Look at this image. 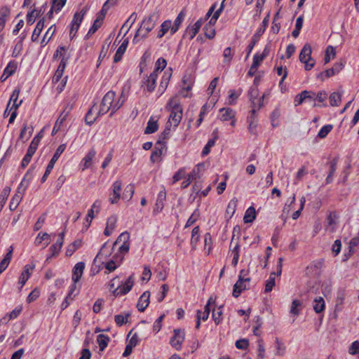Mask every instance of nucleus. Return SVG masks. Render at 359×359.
<instances>
[{"label": "nucleus", "mask_w": 359, "mask_h": 359, "mask_svg": "<svg viewBox=\"0 0 359 359\" xmlns=\"http://www.w3.org/2000/svg\"><path fill=\"white\" fill-rule=\"evenodd\" d=\"M128 90L129 88L127 89L124 88L118 100L115 99L116 93L114 91L107 92L102 98L98 113L104 114L111 110L110 115L111 116L123 104L126 100L125 92H128Z\"/></svg>", "instance_id": "f257e3e1"}, {"label": "nucleus", "mask_w": 359, "mask_h": 359, "mask_svg": "<svg viewBox=\"0 0 359 359\" xmlns=\"http://www.w3.org/2000/svg\"><path fill=\"white\" fill-rule=\"evenodd\" d=\"M29 175V170H28L24 176L18 187L16 194L11 198L9 205V208L11 211L15 210L18 208L23 198L25 192L29 184L30 177L28 178Z\"/></svg>", "instance_id": "f03ea898"}, {"label": "nucleus", "mask_w": 359, "mask_h": 359, "mask_svg": "<svg viewBox=\"0 0 359 359\" xmlns=\"http://www.w3.org/2000/svg\"><path fill=\"white\" fill-rule=\"evenodd\" d=\"M168 104L171 107L170 114L167 123V129L175 128L180 123L182 118V108L180 105L174 102L171 99Z\"/></svg>", "instance_id": "7ed1b4c3"}, {"label": "nucleus", "mask_w": 359, "mask_h": 359, "mask_svg": "<svg viewBox=\"0 0 359 359\" xmlns=\"http://www.w3.org/2000/svg\"><path fill=\"white\" fill-rule=\"evenodd\" d=\"M224 1L225 0H223L222 1L219 7L215 11L208 24L205 26V35L210 39H213L215 36V29L214 28V25L224 9Z\"/></svg>", "instance_id": "20e7f679"}, {"label": "nucleus", "mask_w": 359, "mask_h": 359, "mask_svg": "<svg viewBox=\"0 0 359 359\" xmlns=\"http://www.w3.org/2000/svg\"><path fill=\"white\" fill-rule=\"evenodd\" d=\"M311 47L309 44H305L299 54V60L305 65V69L311 70L315 65L314 60L311 57Z\"/></svg>", "instance_id": "39448f33"}, {"label": "nucleus", "mask_w": 359, "mask_h": 359, "mask_svg": "<svg viewBox=\"0 0 359 359\" xmlns=\"http://www.w3.org/2000/svg\"><path fill=\"white\" fill-rule=\"evenodd\" d=\"M65 51H66L65 48L63 46H61V47H60V48H58L56 50V53L55 54V57L60 56V57H62V58L60 62V65H58V67H57L54 76H53V82H54V83H57L60 80V79L62 78V76L64 74L65 69L66 67V60H67L65 58V55H64V53H65Z\"/></svg>", "instance_id": "423d86ee"}, {"label": "nucleus", "mask_w": 359, "mask_h": 359, "mask_svg": "<svg viewBox=\"0 0 359 359\" xmlns=\"http://www.w3.org/2000/svg\"><path fill=\"white\" fill-rule=\"evenodd\" d=\"M120 244L118 250L121 254H126L130 249V233L128 231L121 233L114 243V245Z\"/></svg>", "instance_id": "0eeeda50"}, {"label": "nucleus", "mask_w": 359, "mask_h": 359, "mask_svg": "<svg viewBox=\"0 0 359 359\" xmlns=\"http://www.w3.org/2000/svg\"><path fill=\"white\" fill-rule=\"evenodd\" d=\"M85 269V264L83 262H78L75 264L72 269V279L74 283L73 285L72 286L71 290L69 293V297L71 295V294L73 292L74 290L76 287V283L79 281L81 279L83 271Z\"/></svg>", "instance_id": "6e6552de"}, {"label": "nucleus", "mask_w": 359, "mask_h": 359, "mask_svg": "<svg viewBox=\"0 0 359 359\" xmlns=\"http://www.w3.org/2000/svg\"><path fill=\"white\" fill-rule=\"evenodd\" d=\"M134 284V278L133 275H131L128 277L127 280L121 285H118L115 288V290H112V293L114 296H121L127 294L130 291Z\"/></svg>", "instance_id": "1a4fd4ad"}, {"label": "nucleus", "mask_w": 359, "mask_h": 359, "mask_svg": "<svg viewBox=\"0 0 359 359\" xmlns=\"http://www.w3.org/2000/svg\"><path fill=\"white\" fill-rule=\"evenodd\" d=\"M219 118L222 121H231V126L235 127L236 126V112L231 108H222L219 109Z\"/></svg>", "instance_id": "9d476101"}, {"label": "nucleus", "mask_w": 359, "mask_h": 359, "mask_svg": "<svg viewBox=\"0 0 359 359\" xmlns=\"http://www.w3.org/2000/svg\"><path fill=\"white\" fill-rule=\"evenodd\" d=\"M122 189V182L117 180L111 185V193L109 197V201L111 204H116L121 198V191Z\"/></svg>", "instance_id": "9b49d317"}, {"label": "nucleus", "mask_w": 359, "mask_h": 359, "mask_svg": "<svg viewBox=\"0 0 359 359\" xmlns=\"http://www.w3.org/2000/svg\"><path fill=\"white\" fill-rule=\"evenodd\" d=\"M184 341V333L179 329L174 330V335L170 340V344L175 349L180 351Z\"/></svg>", "instance_id": "f8f14e48"}, {"label": "nucleus", "mask_w": 359, "mask_h": 359, "mask_svg": "<svg viewBox=\"0 0 359 359\" xmlns=\"http://www.w3.org/2000/svg\"><path fill=\"white\" fill-rule=\"evenodd\" d=\"M85 13L86 11L82 10L81 12L74 14L69 31L71 38H73L76 35Z\"/></svg>", "instance_id": "ddd939ff"}, {"label": "nucleus", "mask_w": 359, "mask_h": 359, "mask_svg": "<svg viewBox=\"0 0 359 359\" xmlns=\"http://www.w3.org/2000/svg\"><path fill=\"white\" fill-rule=\"evenodd\" d=\"M64 236L65 232H62L59 234V238L57 243L51 245L50 248V253L47 256L46 262L59 254L63 244Z\"/></svg>", "instance_id": "4468645a"}, {"label": "nucleus", "mask_w": 359, "mask_h": 359, "mask_svg": "<svg viewBox=\"0 0 359 359\" xmlns=\"http://www.w3.org/2000/svg\"><path fill=\"white\" fill-rule=\"evenodd\" d=\"M250 281V278L247 279H241L238 278L237 282L233 285V296L234 297H238L241 294V293L247 289L248 285H249V283Z\"/></svg>", "instance_id": "2eb2a0df"}, {"label": "nucleus", "mask_w": 359, "mask_h": 359, "mask_svg": "<svg viewBox=\"0 0 359 359\" xmlns=\"http://www.w3.org/2000/svg\"><path fill=\"white\" fill-rule=\"evenodd\" d=\"M34 268L35 264L33 263L27 264L24 266L23 271H22L19 278V284L20 285L21 287L24 286L25 283L29 278L31 274L33 273Z\"/></svg>", "instance_id": "dca6fc26"}, {"label": "nucleus", "mask_w": 359, "mask_h": 359, "mask_svg": "<svg viewBox=\"0 0 359 359\" xmlns=\"http://www.w3.org/2000/svg\"><path fill=\"white\" fill-rule=\"evenodd\" d=\"M96 156V151L94 148L90 149L86 156L81 160L82 170H85L91 167L93 159Z\"/></svg>", "instance_id": "f3484780"}, {"label": "nucleus", "mask_w": 359, "mask_h": 359, "mask_svg": "<svg viewBox=\"0 0 359 359\" xmlns=\"http://www.w3.org/2000/svg\"><path fill=\"white\" fill-rule=\"evenodd\" d=\"M151 294L149 291H145L140 296L137 304V308L139 311L143 312L148 306L150 302Z\"/></svg>", "instance_id": "a211bd4d"}, {"label": "nucleus", "mask_w": 359, "mask_h": 359, "mask_svg": "<svg viewBox=\"0 0 359 359\" xmlns=\"http://www.w3.org/2000/svg\"><path fill=\"white\" fill-rule=\"evenodd\" d=\"M118 217L116 215H112L107 220L106 227L104 231L105 236H110L116 226Z\"/></svg>", "instance_id": "6ab92c4d"}, {"label": "nucleus", "mask_w": 359, "mask_h": 359, "mask_svg": "<svg viewBox=\"0 0 359 359\" xmlns=\"http://www.w3.org/2000/svg\"><path fill=\"white\" fill-rule=\"evenodd\" d=\"M338 223V215L336 212H330L327 217L326 229L331 233H333L337 227Z\"/></svg>", "instance_id": "aec40b11"}, {"label": "nucleus", "mask_w": 359, "mask_h": 359, "mask_svg": "<svg viewBox=\"0 0 359 359\" xmlns=\"http://www.w3.org/2000/svg\"><path fill=\"white\" fill-rule=\"evenodd\" d=\"M171 76H172V69L170 68V69H166L164 72L163 75L161 78V81L159 88H158V90L161 91V94H162L165 91V90L167 88Z\"/></svg>", "instance_id": "412c9836"}, {"label": "nucleus", "mask_w": 359, "mask_h": 359, "mask_svg": "<svg viewBox=\"0 0 359 359\" xmlns=\"http://www.w3.org/2000/svg\"><path fill=\"white\" fill-rule=\"evenodd\" d=\"M157 78L158 76L156 74L151 73L147 79L144 80V86L148 92L151 93L154 90Z\"/></svg>", "instance_id": "4be33fe9"}, {"label": "nucleus", "mask_w": 359, "mask_h": 359, "mask_svg": "<svg viewBox=\"0 0 359 359\" xmlns=\"http://www.w3.org/2000/svg\"><path fill=\"white\" fill-rule=\"evenodd\" d=\"M20 93V89L19 88H16L13 91L11 96L10 100L8 102H10V104H11V102H13L12 106H11V109H9V111H11L13 110H17L18 108L21 105L22 100H20L18 102V99L19 97Z\"/></svg>", "instance_id": "5701e85b"}, {"label": "nucleus", "mask_w": 359, "mask_h": 359, "mask_svg": "<svg viewBox=\"0 0 359 359\" xmlns=\"http://www.w3.org/2000/svg\"><path fill=\"white\" fill-rule=\"evenodd\" d=\"M17 63L15 62H10L7 67L5 68L3 74L0 77V81L4 82L10 76H11L17 69Z\"/></svg>", "instance_id": "b1692460"}, {"label": "nucleus", "mask_w": 359, "mask_h": 359, "mask_svg": "<svg viewBox=\"0 0 359 359\" xmlns=\"http://www.w3.org/2000/svg\"><path fill=\"white\" fill-rule=\"evenodd\" d=\"M248 94L252 104H253L254 106L256 105L259 102V101L260 102H262V100L264 98V95H262V98H258L259 90L257 85H254L250 88Z\"/></svg>", "instance_id": "393cba45"}, {"label": "nucleus", "mask_w": 359, "mask_h": 359, "mask_svg": "<svg viewBox=\"0 0 359 359\" xmlns=\"http://www.w3.org/2000/svg\"><path fill=\"white\" fill-rule=\"evenodd\" d=\"M158 118L156 116H151L144 130L145 134H151L157 131L158 128Z\"/></svg>", "instance_id": "a878e982"}, {"label": "nucleus", "mask_w": 359, "mask_h": 359, "mask_svg": "<svg viewBox=\"0 0 359 359\" xmlns=\"http://www.w3.org/2000/svg\"><path fill=\"white\" fill-rule=\"evenodd\" d=\"M99 109L97 107H92L91 109L88 111L87 114L86 115V122L88 125H92L97 118L102 115L101 114L98 113Z\"/></svg>", "instance_id": "bb28decb"}, {"label": "nucleus", "mask_w": 359, "mask_h": 359, "mask_svg": "<svg viewBox=\"0 0 359 359\" xmlns=\"http://www.w3.org/2000/svg\"><path fill=\"white\" fill-rule=\"evenodd\" d=\"M269 51L270 47L269 46L267 45L265 46L262 54H256L254 55L253 62L252 65H253L254 67H258L260 65L261 62L264 60V59L269 55Z\"/></svg>", "instance_id": "cd10ccee"}, {"label": "nucleus", "mask_w": 359, "mask_h": 359, "mask_svg": "<svg viewBox=\"0 0 359 359\" xmlns=\"http://www.w3.org/2000/svg\"><path fill=\"white\" fill-rule=\"evenodd\" d=\"M155 25L156 20L154 19V15H151L142 20L140 27L149 32L154 28Z\"/></svg>", "instance_id": "c85d7f7f"}, {"label": "nucleus", "mask_w": 359, "mask_h": 359, "mask_svg": "<svg viewBox=\"0 0 359 359\" xmlns=\"http://www.w3.org/2000/svg\"><path fill=\"white\" fill-rule=\"evenodd\" d=\"M203 22L201 20H197L192 26L187 29L186 34L189 36V39H192L198 32Z\"/></svg>", "instance_id": "c756f323"}, {"label": "nucleus", "mask_w": 359, "mask_h": 359, "mask_svg": "<svg viewBox=\"0 0 359 359\" xmlns=\"http://www.w3.org/2000/svg\"><path fill=\"white\" fill-rule=\"evenodd\" d=\"M344 67V65L342 62H337L332 68L327 69L324 74H325L326 77L332 76L339 73L343 69Z\"/></svg>", "instance_id": "7c9ffc66"}, {"label": "nucleus", "mask_w": 359, "mask_h": 359, "mask_svg": "<svg viewBox=\"0 0 359 359\" xmlns=\"http://www.w3.org/2000/svg\"><path fill=\"white\" fill-rule=\"evenodd\" d=\"M157 144H160V147H156L152 151L150 159L153 163L158 162L160 161L161 155L163 154L164 146L161 143V140H158Z\"/></svg>", "instance_id": "2f4dec72"}, {"label": "nucleus", "mask_w": 359, "mask_h": 359, "mask_svg": "<svg viewBox=\"0 0 359 359\" xmlns=\"http://www.w3.org/2000/svg\"><path fill=\"white\" fill-rule=\"evenodd\" d=\"M102 205V201L97 199L92 205L90 209L88 212L87 217L90 218V222L95 217V214H98Z\"/></svg>", "instance_id": "473e14b6"}, {"label": "nucleus", "mask_w": 359, "mask_h": 359, "mask_svg": "<svg viewBox=\"0 0 359 359\" xmlns=\"http://www.w3.org/2000/svg\"><path fill=\"white\" fill-rule=\"evenodd\" d=\"M128 43V41L127 39H126L123 41V43L121 44V46L118 48V49L115 53V55L114 57V61L115 62H118L122 59V57L126 50Z\"/></svg>", "instance_id": "72a5a7b5"}, {"label": "nucleus", "mask_w": 359, "mask_h": 359, "mask_svg": "<svg viewBox=\"0 0 359 359\" xmlns=\"http://www.w3.org/2000/svg\"><path fill=\"white\" fill-rule=\"evenodd\" d=\"M13 247L11 246L4 258L0 262V273H1L10 264L13 255Z\"/></svg>", "instance_id": "f704fd0d"}, {"label": "nucleus", "mask_w": 359, "mask_h": 359, "mask_svg": "<svg viewBox=\"0 0 359 359\" xmlns=\"http://www.w3.org/2000/svg\"><path fill=\"white\" fill-rule=\"evenodd\" d=\"M50 236L47 233H39L35 239L36 245H40L43 241H45L44 248L50 243Z\"/></svg>", "instance_id": "c9c22d12"}, {"label": "nucleus", "mask_w": 359, "mask_h": 359, "mask_svg": "<svg viewBox=\"0 0 359 359\" xmlns=\"http://www.w3.org/2000/svg\"><path fill=\"white\" fill-rule=\"evenodd\" d=\"M313 308L316 313H320L325 309V301L323 297H318L313 300Z\"/></svg>", "instance_id": "e433bc0d"}, {"label": "nucleus", "mask_w": 359, "mask_h": 359, "mask_svg": "<svg viewBox=\"0 0 359 359\" xmlns=\"http://www.w3.org/2000/svg\"><path fill=\"white\" fill-rule=\"evenodd\" d=\"M172 22L171 20L164 21L161 25V29L157 34L158 38H162L169 30L171 31Z\"/></svg>", "instance_id": "4c0bfd02"}, {"label": "nucleus", "mask_w": 359, "mask_h": 359, "mask_svg": "<svg viewBox=\"0 0 359 359\" xmlns=\"http://www.w3.org/2000/svg\"><path fill=\"white\" fill-rule=\"evenodd\" d=\"M185 17V13L183 11H181L177 18L175 20L174 25H172L171 28V34H175L179 29L181 25L184 18Z\"/></svg>", "instance_id": "58836bf2"}, {"label": "nucleus", "mask_w": 359, "mask_h": 359, "mask_svg": "<svg viewBox=\"0 0 359 359\" xmlns=\"http://www.w3.org/2000/svg\"><path fill=\"white\" fill-rule=\"evenodd\" d=\"M81 246V241L76 240L72 243L69 244L66 250V255L70 257L73 253L76 251Z\"/></svg>", "instance_id": "ea45409f"}, {"label": "nucleus", "mask_w": 359, "mask_h": 359, "mask_svg": "<svg viewBox=\"0 0 359 359\" xmlns=\"http://www.w3.org/2000/svg\"><path fill=\"white\" fill-rule=\"evenodd\" d=\"M56 30V27L55 25H51L47 32H46L43 39L41 40V45L43 46H46L48 41L51 39L53 36L54 35Z\"/></svg>", "instance_id": "a19ab883"}, {"label": "nucleus", "mask_w": 359, "mask_h": 359, "mask_svg": "<svg viewBox=\"0 0 359 359\" xmlns=\"http://www.w3.org/2000/svg\"><path fill=\"white\" fill-rule=\"evenodd\" d=\"M43 27H44V20H39L37 22L36 27L32 33V41H36L38 40L39 36Z\"/></svg>", "instance_id": "79ce46f5"}, {"label": "nucleus", "mask_w": 359, "mask_h": 359, "mask_svg": "<svg viewBox=\"0 0 359 359\" xmlns=\"http://www.w3.org/2000/svg\"><path fill=\"white\" fill-rule=\"evenodd\" d=\"M256 216L255 209L253 207H250L245 211L243 217V221L245 223H250L255 220Z\"/></svg>", "instance_id": "37998d69"}, {"label": "nucleus", "mask_w": 359, "mask_h": 359, "mask_svg": "<svg viewBox=\"0 0 359 359\" xmlns=\"http://www.w3.org/2000/svg\"><path fill=\"white\" fill-rule=\"evenodd\" d=\"M111 247L110 245H108L107 243H104L102 248L100 249V252L97 253L95 259H102V258H107L111 254Z\"/></svg>", "instance_id": "c03bdc74"}, {"label": "nucleus", "mask_w": 359, "mask_h": 359, "mask_svg": "<svg viewBox=\"0 0 359 359\" xmlns=\"http://www.w3.org/2000/svg\"><path fill=\"white\" fill-rule=\"evenodd\" d=\"M137 18V15L136 13H133L128 20L125 22V23L121 27L119 33H122V32L124 30L125 27H127V29H130L133 25L135 23Z\"/></svg>", "instance_id": "a18cd8bd"}, {"label": "nucleus", "mask_w": 359, "mask_h": 359, "mask_svg": "<svg viewBox=\"0 0 359 359\" xmlns=\"http://www.w3.org/2000/svg\"><path fill=\"white\" fill-rule=\"evenodd\" d=\"M200 240L199 226H195L191 232V245L193 249H196V245Z\"/></svg>", "instance_id": "49530a36"}, {"label": "nucleus", "mask_w": 359, "mask_h": 359, "mask_svg": "<svg viewBox=\"0 0 359 359\" xmlns=\"http://www.w3.org/2000/svg\"><path fill=\"white\" fill-rule=\"evenodd\" d=\"M109 341V338L107 335L101 334L97 337V342L101 351H104L107 346Z\"/></svg>", "instance_id": "de8ad7c7"}, {"label": "nucleus", "mask_w": 359, "mask_h": 359, "mask_svg": "<svg viewBox=\"0 0 359 359\" xmlns=\"http://www.w3.org/2000/svg\"><path fill=\"white\" fill-rule=\"evenodd\" d=\"M103 22V17H97L95 20L93 22V25L92 27L89 29L88 34L86 35L87 37H89V36L93 34L99 27L102 25Z\"/></svg>", "instance_id": "09e8293b"}, {"label": "nucleus", "mask_w": 359, "mask_h": 359, "mask_svg": "<svg viewBox=\"0 0 359 359\" xmlns=\"http://www.w3.org/2000/svg\"><path fill=\"white\" fill-rule=\"evenodd\" d=\"M275 345L276 348V354L279 356H283L285 354L286 346L278 338L276 339Z\"/></svg>", "instance_id": "8fccbe9b"}, {"label": "nucleus", "mask_w": 359, "mask_h": 359, "mask_svg": "<svg viewBox=\"0 0 359 359\" xmlns=\"http://www.w3.org/2000/svg\"><path fill=\"white\" fill-rule=\"evenodd\" d=\"M72 107H73V105L72 104H68L65 107V108L64 109L62 112L60 114V116L58 117L57 120L56 121L57 124L60 123L62 126V124L63 123V122L65 121L66 118L67 117L69 113L72 110Z\"/></svg>", "instance_id": "3c124183"}, {"label": "nucleus", "mask_w": 359, "mask_h": 359, "mask_svg": "<svg viewBox=\"0 0 359 359\" xmlns=\"http://www.w3.org/2000/svg\"><path fill=\"white\" fill-rule=\"evenodd\" d=\"M11 188L9 187H5L0 194V212L3 209L6 201L10 194Z\"/></svg>", "instance_id": "603ef678"}, {"label": "nucleus", "mask_w": 359, "mask_h": 359, "mask_svg": "<svg viewBox=\"0 0 359 359\" xmlns=\"http://www.w3.org/2000/svg\"><path fill=\"white\" fill-rule=\"evenodd\" d=\"M204 166L203 163L198 164L192 171L188 174L189 178H191L193 180L197 178H200L201 176L202 168Z\"/></svg>", "instance_id": "864d4df0"}, {"label": "nucleus", "mask_w": 359, "mask_h": 359, "mask_svg": "<svg viewBox=\"0 0 359 359\" xmlns=\"http://www.w3.org/2000/svg\"><path fill=\"white\" fill-rule=\"evenodd\" d=\"M148 33V32L140 27V28L136 32V34H135L133 42L134 43H138L142 39H145L147 36Z\"/></svg>", "instance_id": "5fc2aeb1"}, {"label": "nucleus", "mask_w": 359, "mask_h": 359, "mask_svg": "<svg viewBox=\"0 0 359 359\" xmlns=\"http://www.w3.org/2000/svg\"><path fill=\"white\" fill-rule=\"evenodd\" d=\"M10 11L8 8L2 9L0 11V32L4 29Z\"/></svg>", "instance_id": "6e6d98bb"}, {"label": "nucleus", "mask_w": 359, "mask_h": 359, "mask_svg": "<svg viewBox=\"0 0 359 359\" xmlns=\"http://www.w3.org/2000/svg\"><path fill=\"white\" fill-rule=\"evenodd\" d=\"M167 62L166 60L163 58H159L156 62V67L152 73H155L158 76V74L161 73L166 67Z\"/></svg>", "instance_id": "4d7b16f0"}, {"label": "nucleus", "mask_w": 359, "mask_h": 359, "mask_svg": "<svg viewBox=\"0 0 359 359\" xmlns=\"http://www.w3.org/2000/svg\"><path fill=\"white\" fill-rule=\"evenodd\" d=\"M275 276L276 273L272 272L270 273L269 278L266 281L265 284V292H269L272 290L273 287L275 285Z\"/></svg>", "instance_id": "13d9d810"}, {"label": "nucleus", "mask_w": 359, "mask_h": 359, "mask_svg": "<svg viewBox=\"0 0 359 359\" xmlns=\"http://www.w3.org/2000/svg\"><path fill=\"white\" fill-rule=\"evenodd\" d=\"M65 149H66L65 144H60L56 149L53 156L52 157L51 160L50 161V163L55 165V163L58 160L60 155L63 153V151L65 150Z\"/></svg>", "instance_id": "bf43d9fd"}, {"label": "nucleus", "mask_w": 359, "mask_h": 359, "mask_svg": "<svg viewBox=\"0 0 359 359\" xmlns=\"http://www.w3.org/2000/svg\"><path fill=\"white\" fill-rule=\"evenodd\" d=\"M341 101V95L339 93L334 92L330 95V102L332 106H339Z\"/></svg>", "instance_id": "052dcab7"}, {"label": "nucleus", "mask_w": 359, "mask_h": 359, "mask_svg": "<svg viewBox=\"0 0 359 359\" xmlns=\"http://www.w3.org/2000/svg\"><path fill=\"white\" fill-rule=\"evenodd\" d=\"M239 249L240 245L238 243H236L233 248L231 250V254L233 255L232 264L236 266L238 262L239 259Z\"/></svg>", "instance_id": "680f3d73"}, {"label": "nucleus", "mask_w": 359, "mask_h": 359, "mask_svg": "<svg viewBox=\"0 0 359 359\" xmlns=\"http://www.w3.org/2000/svg\"><path fill=\"white\" fill-rule=\"evenodd\" d=\"M336 51L335 49L330 46L327 48L325 55V63H328L331 59H333L335 57Z\"/></svg>", "instance_id": "e2e57ef3"}, {"label": "nucleus", "mask_w": 359, "mask_h": 359, "mask_svg": "<svg viewBox=\"0 0 359 359\" xmlns=\"http://www.w3.org/2000/svg\"><path fill=\"white\" fill-rule=\"evenodd\" d=\"M233 52L230 47L226 48L223 52L224 63L229 65L233 57Z\"/></svg>", "instance_id": "0e129e2a"}, {"label": "nucleus", "mask_w": 359, "mask_h": 359, "mask_svg": "<svg viewBox=\"0 0 359 359\" xmlns=\"http://www.w3.org/2000/svg\"><path fill=\"white\" fill-rule=\"evenodd\" d=\"M130 316L129 313L123 314H118L115 316L114 320L117 325L121 326L124 323H126L128 322V317Z\"/></svg>", "instance_id": "69168bd1"}, {"label": "nucleus", "mask_w": 359, "mask_h": 359, "mask_svg": "<svg viewBox=\"0 0 359 359\" xmlns=\"http://www.w3.org/2000/svg\"><path fill=\"white\" fill-rule=\"evenodd\" d=\"M222 307L217 308L216 310H213L212 311V319L215 323L218 325L221 323L222 320Z\"/></svg>", "instance_id": "338daca9"}, {"label": "nucleus", "mask_w": 359, "mask_h": 359, "mask_svg": "<svg viewBox=\"0 0 359 359\" xmlns=\"http://www.w3.org/2000/svg\"><path fill=\"white\" fill-rule=\"evenodd\" d=\"M307 93V90H304L301 93L297 95L294 97V103L295 106H298L302 104L305 100H306V95Z\"/></svg>", "instance_id": "774afa93"}]
</instances>
